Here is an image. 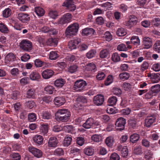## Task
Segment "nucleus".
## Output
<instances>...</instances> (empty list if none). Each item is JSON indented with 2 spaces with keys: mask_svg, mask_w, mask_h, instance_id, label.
Returning a JSON list of instances; mask_svg holds the SVG:
<instances>
[{
  "mask_svg": "<svg viewBox=\"0 0 160 160\" xmlns=\"http://www.w3.org/2000/svg\"><path fill=\"white\" fill-rule=\"evenodd\" d=\"M70 116L68 110L65 108L58 109L55 114L56 119L58 121L67 122Z\"/></svg>",
  "mask_w": 160,
  "mask_h": 160,
  "instance_id": "1",
  "label": "nucleus"
},
{
  "mask_svg": "<svg viewBox=\"0 0 160 160\" xmlns=\"http://www.w3.org/2000/svg\"><path fill=\"white\" fill-rule=\"evenodd\" d=\"M78 28L79 25L77 23L69 25L66 30V35L68 37L76 35L78 31Z\"/></svg>",
  "mask_w": 160,
  "mask_h": 160,
  "instance_id": "2",
  "label": "nucleus"
},
{
  "mask_svg": "<svg viewBox=\"0 0 160 160\" xmlns=\"http://www.w3.org/2000/svg\"><path fill=\"white\" fill-rule=\"evenodd\" d=\"M19 46L24 51L30 52L32 48V44L29 40L23 39L20 42Z\"/></svg>",
  "mask_w": 160,
  "mask_h": 160,
  "instance_id": "3",
  "label": "nucleus"
},
{
  "mask_svg": "<svg viewBox=\"0 0 160 160\" xmlns=\"http://www.w3.org/2000/svg\"><path fill=\"white\" fill-rule=\"evenodd\" d=\"M87 84L86 82L83 80H77L75 83L74 89L77 92H82L85 89Z\"/></svg>",
  "mask_w": 160,
  "mask_h": 160,
  "instance_id": "4",
  "label": "nucleus"
},
{
  "mask_svg": "<svg viewBox=\"0 0 160 160\" xmlns=\"http://www.w3.org/2000/svg\"><path fill=\"white\" fill-rule=\"evenodd\" d=\"M72 16L71 14L67 13L64 15L58 21V23L61 25L67 24L71 21Z\"/></svg>",
  "mask_w": 160,
  "mask_h": 160,
  "instance_id": "5",
  "label": "nucleus"
},
{
  "mask_svg": "<svg viewBox=\"0 0 160 160\" xmlns=\"http://www.w3.org/2000/svg\"><path fill=\"white\" fill-rule=\"evenodd\" d=\"M126 120L123 118L118 119L115 123V128L117 130H122L124 129Z\"/></svg>",
  "mask_w": 160,
  "mask_h": 160,
  "instance_id": "6",
  "label": "nucleus"
},
{
  "mask_svg": "<svg viewBox=\"0 0 160 160\" xmlns=\"http://www.w3.org/2000/svg\"><path fill=\"white\" fill-rule=\"evenodd\" d=\"M29 151L33 154L35 157L39 158L41 157L42 155L41 150L32 146L28 148Z\"/></svg>",
  "mask_w": 160,
  "mask_h": 160,
  "instance_id": "7",
  "label": "nucleus"
},
{
  "mask_svg": "<svg viewBox=\"0 0 160 160\" xmlns=\"http://www.w3.org/2000/svg\"><path fill=\"white\" fill-rule=\"evenodd\" d=\"M80 41L78 38H75L70 41L68 44L69 48L71 50L76 49L77 46L80 43Z\"/></svg>",
  "mask_w": 160,
  "mask_h": 160,
  "instance_id": "8",
  "label": "nucleus"
},
{
  "mask_svg": "<svg viewBox=\"0 0 160 160\" xmlns=\"http://www.w3.org/2000/svg\"><path fill=\"white\" fill-rule=\"evenodd\" d=\"M104 101V97L101 94L97 95L93 98L94 103L97 106L101 105L103 104Z\"/></svg>",
  "mask_w": 160,
  "mask_h": 160,
  "instance_id": "9",
  "label": "nucleus"
},
{
  "mask_svg": "<svg viewBox=\"0 0 160 160\" xmlns=\"http://www.w3.org/2000/svg\"><path fill=\"white\" fill-rule=\"evenodd\" d=\"M142 42L144 48L146 49L149 48L152 45V39L148 37H145L143 38Z\"/></svg>",
  "mask_w": 160,
  "mask_h": 160,
  "instance_id": "10",
  "label": "nucleus"
},
{
  "mask_svg": "<svg viewBox=\"0 0 160 160\" xmlns=\"http://www.w3.org/2000/svg\"><path fill=\"white\" fill-rule=\"evenodd\" d=\"M29 78L30 80L34 81H38L41 78V75L40 73L36 71L32 72L29 75Z\"/></svg>",
  "mask_w": 160,
  "mask_h": 160,
  "instance_id": "11",
  "label": "nucleus"
},
{
  "mask_svg": "<svg viewBox=\"0 0 160 160\" xmlns=\"http://www.w3.org/2000/svg\"><path fill=\"white\" fill-rule=\"evenodd\" d=\"M15 57L12 53H9L6 56L5 59V62L7 64H10L15 61Z\"/></svg>",
  "mask_w": 160,
  "mask_h": 160,
  "instance_id": "12",
  "label": "nucleus"
},
{
  "mask_svg": "<svg viewBox=\"0 0 160 160\" xmlns=\"http://www.w3.org/2000/svg\"><path fill=\"white\" fill-rule=\"evenodd\" d=\"M54 74V72L50 69L44 70L42 73V76L43 78L48 79L51 78Z\"/></svg>",
  "mask_w": 160,
  "mask_h": 160,
  "instance_id": "13",
  "label": "nucleus"
},
{
  "mask_svg": "<svg viewBox=\"0 0 160 160\" xmlns=\"http://www.w3.org/2000/svg\"><path fill=\"white\" fill-rule=\"evenodd\" d=\"M58 143V141L56 137H51L48 140V146L50 147L55 148L57 147Z\"/></svg>",
  "mask_w": 160,
  "mask_h": 160,
  "instance_id": "14",
  "label": "nucleus"
},
{
  "mask_svg": "<svg viewBox=\"0 0 160 160\" xmlns=\"http://www.w3.org/2000/svg\"><path fill=\"white\" fill-rule=\"evenodd\" d=\"M32 139L33 142L36 144L40 145L43 143V138L40 135H35L32 137Z\"/></svg>",
  "mask_w": 160,
  "mask_h": 160,
  "instance_id": "15",
  "label": "nucleus"
},
{
  "mask_svg": "<svg viewBox=\"0 0 160 160\" xmlns=\"http://www.w3.org/2000/svg\"><path fill=\"white\" fill-rule=\"evenodd\" d=\"M18 19L22 22L29 20L30 18L29 15L22 12L20 13L18 15Z\"/></svg>",
  "mask_w": 160,
  "mask_h": 160,
  "instance_id": "16",
  "label": "nucleus"
},
{
  "mask_svg": "<svg viewBox=\"0 0 160 160\" xmlns=\"http://www.w3.org/2000/svg\"><path fill=\"white\" fill-rule=\"evenodd\" d=\"M54 102L55 105L59 107L63 105L65 102L66 101L63 97H58L55 98Z\"/></svg>",
  "mask_w": 160,
  "mask_h": 160,
  "instance_id": "17",
  "label": "nucleus"
},
{
  "mask_svg": "<svg viewBox=\"0 0 160 160\" xmlns=\"http://www.w3.org/2000/svg\"><path fill=\"white\" fill-rule=\"evenodd\" d=\"M155 118L154 116H151L148 117L145 119V125L148 127L151 126V125L155 122Z\"/></svg>",
  "mask_w": 160,
  "mask_h": 160,
  "instance_id": "18",
  "label": "nucleus"
},
{
  "mask_svg": "<svg viewBox=\"0 0 160 160\" xmlns=\"http://www.w3.org/2000/svg\"><path fill=\"white\" fill-rule=\"evenodd\" d=\"M66 83L65 80L62 78L58 79L56 80L54 82L55 87L60 88H62Z\"/></svg>",
  "mask_w": 160,
  "mask_h": 160,
  "instance_id": "19",
  "label": "nucleus"
},
{
  "mask_svg": "<svg viewBox=\"0 0 160 160\" xmlns=\"http://www.w3.org/2000/svg\"><path fill=\"white\" fill-rule=\"evenodd\" d=\"M94 122V119L92 118H89L83 124V127L86 129L90 128L92 126H93Z\"/></svg>",
  "mask_w": 160,
  "mask_h": 160,
  "instance_id": "20",
  "label": "nucleus"
},
{
  "mask_svg": "<svg viewBox=\"0 0 160 160\" xmlns=\"http://www.w3.org/2000/svg\"><path fill=\"white\" fill-rule=\"evenodd\" d=\"M58 41L56 38H50L46 41V44L50 46L55 47L57 45Z\"/></svg>",
  "mask_w": 160,
  "mask_h": 160,
  "instance_id": "21",
  "label": "nucleus"
},
{
  "mask_svg": "<svg viewBox=\"0 0 160 160\" xmlns=\"http://www.w3.org/2000/svg\"><path fill=\"white\" fill-rule=\"evenodd\" d=\"M127 33V30L123 28H119L117 31V35L120 37L124 36Z\"/></svg>",
  "mask_w": 160,
  "mask_h": 160,
  "instance_id": "22",
  "label": "nucleus"
},
{
  "mask_svg": "<svg viewBox=\"0 0 160 160\" xmlns=\"http://www.w3.org/2000/svg\"><path fill=\"white\" fill-rule=\"evenodd\" d=\"M84 153L87 155L91 156L94 154V150L92 148L88 147L84 149Z\"/></svg>",
  "mask_w": 160,
  "mask_h": 160,
  "instance_id": "23",
  "label": "nucleus"
},
{
  "mask_svg": "<svg viewBox=\"0 0 160 160\" xmlns=\"http://www.w3.org/2000/svg\"><path fill=\"white\" fill-rule=\"evenodd\" d=\"M118 148L119 150L121 151V154L123 157H125L128 155V151L126 146H119Z\"/></svg>",
  "mask_w": 160,
  "mask_h": 160,
  "instance_id": "24",
  "label": "nucleus"
},
{
  "mask_svg": "<svg viewBox=\"0 0 160 160\" xmlns=\"http://www.w3.org/2000/svg\"><path fill=\"white\" fill-rule=\"evenodd\" d=\"M130 40L131 42L134 45L138 46L140 44V41L138 36H132L130 39Z\"/></svg>",
  "mask_w": 160,
  "mask_h": 160,
  "instance_id": "25",
  "label": "nucleus"
},
{
  "mask_svg": "<svg viewBox=\"0 0 160 160\" xmlns=\"http://www.w3.org/2000/svg\"><path fill=\"white\" fill-rule=\"evenodd\" d=\"M130 75L129 73L127 72H122L120 73L119 75V78L122 81L128 80L130 77Z\"/></svg>",
  "mask_w": 160,
  "mask_h": 160,
  "instance_id": "26",
  "label": "nucleus"
},
{
  "mask_svg": "<svg viewBox=\"0 0 160 160\" xmlns=\"http://www.w3.org/2000/svg\"><path fill=\"white\" fill-rule=\"evenodd\" d=\"M94 32V30L91 28H87L83 29L82 30V34L86 36L93 34Z\"/></svg>",
  "mask_w": 160,
  "mask_h": 160,
  "instance_id": "27",
  "label": "nucleus"
},
{
  "mask_svg": "<svg viewBox=\"0 0 160 160\" xmlns=\"http://www.w3.org/2000/svg\"><path fill=\"white\" fill-rule=\"evenodd\" d=\"M35 12L37 15L39 17L43 16L45 13L44 10L41 8L37 7L35 8Z\"/></svg>",
  "mask_w": 160,
  "mask_h": 160,
  "instance_id": "28",
  "label": "nucleus"
},
{
  "mask_svg": "<svg viewBox=\"0 0 160 160\" xmlns=\"http://www.w3.org/2000/svg\"><path fill=\"white\" fill-rule=\"evenodd\" d=\"M150 77L152 80L155 82H158L160 80V75L159 73H152Z\"/></svg>",
  "mask_w": 160,
  "mask_h": 160,
  "instance_id": "29",
  "label": "nucleus"
},
{
  "mask_svg": "<svg viewBox=\"0 0 160 160\" xmlns=\"http://www.w3.org/2000/svg\"><path fill=\"white\" fill-rule=\"evenodd\" d=\"M49 16L51 18L55 19L58 16V12L55 10H50L48 13Z\"/></svg>",
  "mask_w": 160,
  "mask_h": 160,
  "instance_id": "30",
  "label": "nucleus"
},
{
  "mask_svg": "<svg viewBox=\"0 0 160 160\" xmlns=\"http://www.w3.org/2000/svg\"><path fill=\"white\" fill-rule=\"evenodd\" d=\"M114 141L113 137L112 136H109L106 139L105 143L108 146L111 147L113 144Z\"/></svg>",
  "mask_w": 160,
  "mask_h": 160,
  "instance_id": "31",
  "label": "nucleus"
},
{
  "mask_svg": "<svg viewBox=\"0 0 160 160\" xmlns=\"http://www.w3.org/2000/svg\"><path fill=\"white\" fill-rule=\"evenodd\" d=\"M48 132V125L42 124L40 128V132L43 135H46Z\"/></svg>",
  "mask_w": 160,
  "mask_h": 160,
  "instance_id": "32",
  "label": "nucleus"
},
{
  "mask_svg": "<svg viewBox=\"0 0 160 160\" xmlns=\"http://www.w3.org/2000/svg\"><path fill=\"white\" fill-rule=\"evenodd\" d=\"M54 89V88L53 86L51 85H48L44 88V89L47 93L51 94L53 93Z\"/></svg>",
  "mask_w": 160,
  "mask_h": 160,
  "instance_id": "33",
  "label": "nucleus"
},
{
  "mask_svg": "<svg viewBox=\"0 0 160 160\" xmlns=\"http://www.w3.org/2000/svg\"><path fill=\"white\" fill-rule=\"evenodd\" d=\"M139 138V136L136 133H134L131 135L130 138V141L134 143L138 141Z\"/></svg>",
  "mask_w": 160,
  "mask_h": 160,
  "instance_id": "34",
  "label": "nucleus"
},
{
  "mask_svg": "<svg viewBox=\"0 0 160 160\" xmlns=\"http://www.w3.org/2000/svg\"><path fill=\"white\" fill-rule=\"evenodd\" d=\"M26 94L28 98H34L35 95V90L33 88L29 89L27 91Z\"/></svg>",
  "mask_w": 160,
  "mask_h": 160,
  "instance_id": "35",
  "label": "nucleus"
},
{
  "mask_svg": "<svg viewBox=\"0 0 160 160\" xmlns=\"http://www.w3.org/2000/svg\"><path fill=\"white\" fill-rule=\"evenodd\" d=\"M138 22V21L135 20L132 21L129 20L128 21L125 22L124 25L128 27L129 28H131L133 27L134 25H136Z\"/></svg>",
  "mask_w": 160,
  "mask_h": 160,
  "instance_id": "36",
  "label": "nucleus"
},
{
  "mask_svg": "<svg viewBox=\"0 0 160 160\" xmlns=\"http://www.w3.org/2000/svg\"><path fill=\"white\" fill-rule=\"evenodd\" d=\"M58 57L59 55L57 54V52L56 51H52L49 53V58L51 60H55Z\"/></svg>",
  "mask_w": 160,
  "mask_h": 160,
  "instance_id": "37",
  "label": "nucleus"
},
{
  "mask_svg": "<svg viewBox=\"0 0 160 160\" xmlns=\"http://www.w3.org/2000/svg\"><path fill=\"white\" fill-rule=\"evenodd\" d=\"M0 31L2 33H8V30L6 25L4 23H0Z\"/></svg>",
  "mask_w": 160,
  "mask_h": 160,
  "instance_id": "38",
  "label": "nucleus"
},
{
  "mask_svg": "<svg viewBox=\"0 0 160 160\" xmlns=\"http://www.w3.org/2000/svg\"><path fill=\"white\" fill-rule=\"evenodd\" d=\"M117 100V98L116 97L112 96L108 98V102L110 105L112 106L116 104Z\"/></svg>",
  "mask_w": 160,
  "mask_h": 160,
  "instance_id": "39",
  "label": "nucleus"
},
{
  "mask_svg": "<svg viewBox=\"0 0 160 160\" xmlns=\"http://www.w3.org/2000/svg\"><path fill=\"white\" fill-rule=\"evenodd\" d=\"M152 24L154 27H158L160 26V19L155 18L151 20Z\"/></svg>",
  "mask_w": 160,
  "mask_h": 160,
  "instance_id": "40",
  "label": "nucleus"
},
{
  "mask_svg": "<svg viewBox=\"0 0 160 160\" xmlns=\"http://www.w3.org/2000/svg\"><path fill=\"white\" fill-rule=\"evenodd\" d=\"M96 53V52L95 50H91L86 53V57L89 59L95 56Z\"/></svg>",
  "mask_w": 160,
  "mask_h": 160,
  "instance_id": "41",
  "label": "nucleus"
},
{
  "mask_svg": "<svg viewBox=\"0 0 160 160\" xmlns=\"http://www.w3.org/2000/svg\"><path fill=\"white\" fill-rule=\"evenodd\" d=\"M42 118L45 119H49L52 118V115L48 112L43 111L42 115Z\"/></svg>",
  "mask_w": 160,
  "mask_h": 160,
  "instance_id": "42",
  "label": "nucleus"
},
{
  "mask_svg": "<svg viewBox=\"0 0 160 160\" xmlns=\"http://www.w3.org/2000/svg\"><path fill=\"white\" fill-rule=\"evenodd\" d=\"M86 69L88 71L94 70L96 69V66L95 64L93 62H91L87 65Z\"/></svg>",
  "mask_w": 160,
  "mask_h": 160,
  "instance_id": "43",
  "label": "nucleus"
},
{
  "mask_svg": "<svg viewBox=\"0 0 160 160\" xmlns=\"http://www.w3.org/2000/svg\"><path fill=\"white\" fill-rule=\"evenodd\" d=\"M11 14V9L8 8H7L2 12L3 16L5 18H7L9 17Z\"/></svg>",
  "mask_w": 160,
  "mask_h": 160,
  "instance_id": "44",
  "label": "nucleus"
},
{
  "mask_svg": "<svg viewBox=\"0 0 160 160\" xmlns=\"http://www.w3.org/2000/svg\"><path fill=\"white\" fill-rule=\"evenodd\" d=\"M10 73L14 77H17L19 74V70L17 68H13L10 71Z\"/></svg>",
  "mask_w": 160,
  "mask_h": 160,
  "instance_id": "45",
  "label": "nucleus"
},
{
  "mask_svg": "<svg viewBox=\"0 0 160 160\" xmlns=\"http://www.w3.org/2000/svg\"><path fill=\"white\" fill-rule=\"evenodd\" d=\"M64 129L68 132L74 133L75 128L72 125H67L64 127Z\"/></svg>",
  "mask_w": 160,
  "mask_h": 160,
  "instance_id": "46",
  "label": "nucleus"
},
{
  "mask_svg": "<svg viewBox=\"0 0 160 160\" xmlns=\"http://www.w3.org/2000/svg\"><path fill=\"white\" fill-rule=\"evenodd\" d=\"M152 92L157 93L160 91V85L156 84L152 86L151 88Z\"/></svg>",
  "mask_w": 160,
  "mask_h": 160,
  "instance_id": "47",
  "label": "nucleus"
},
{
  "mask_svg": "<svg viewBox=\"0 0 160 160\" xmlns=\"http://www.w3.org/2000/svg\"><path fill=\"white\" fill-rule=\"evenodd\" d=\"M153 49L154 51L158 52H160V41H157L154 44L153 46Z\"/></svg>",
  "mask_w": 160,
  "mask_h": 160,
  "instance_id": "48",
  "label": "nucleus"
},
{
  "mask_svg": "<svg viewBox=\"0 0 160 160\" xmlns=\"http://www.w3.org/2000/svg\"><path fill=\"white\" fill-rule=\"evenodd\" d=\"M28 118L29 121L31 122H33L36 119L37 116L35 113L31 112L28 114Z\"/></svg>",
  "mask_w": 160,
  "mask_h": 160,
  "instance_id": "49",
  "label": "nucleus"
},
{
  "mask_svg": "<svg viewBox=\"0 0 160 160\" xmlns=\"http://www.w3.org/2000/svg\"><path fill=\"white\" fill-rule=\"evenodd\" d=\"M72 140L70 137L68 136L65 138L63 142V146L65 147L68 146L70 144Z\"/></svg>",
  "mask_w": 160,
  "mask_h": 160,
  "instance_id": "50",
  "label": "nucleus"
},
{
  "mask_svg": "<svg viewBox=\"0 0 160 160\" xmlns=\"http://www.w3.org/2000/svg\"><path fill=\"white\" fill-rule=\"evenodd\" d=\"M34 62L35 66L37 68L42 67L44 65V62L41 61L38 59L35 60L34 61Z\"/></svg>",
  "mask_w": 160,
  "mask_h": 160,
  "instance_id": "51",
  "label": "nucleus"
},
{
  "mask_svg": "<svg viewBox=\"0 0 160 160\" xmlns=\"http://www.w3.org/2000/svg\"><path fill=\"white\" fill-rule=\"evenodd\" d=\"M92 140L95 142H100L102 141V138L101 135L94 134L91 137Z\"/></svg>",
  "mask_w": 160,
  "mask_h": 160,
  "instance_id": "52",
  "label": "nucleus"
},
{
  "mask_svg": "<svg viewBox=\"0 0 160 160\" xmlns=\"http://www.w3.org/2000/svg\"><path fill=\"white\" fill-rule=\"evenodd\" d=\"M113 80V77L112 75H109L105 81V84L106 86H108L112 83Z\"/></svg>",
  "mask_w": 160,
  "mask_h": 160,
  "instance_id": "53",
  "label": "nucleus"
},
{
  "mask_svg": "<svg viewBox=\"0 0 160 160\" xmlns=\"http://www.w3.org/2000/svg\"><path fill=\"white\" fill-rule=\"evenodd\" d=\"M37 38L41 47H43L46 45V41L45 40L44 37L39 36L37 37Z\"/></svg>",
  "mask_w": 160,
  "mask_h": 160,
  "instance_id": "54",
  "label": "nucleus"
},
{
  "mask_svg": "<svg viewBox=\"0 0 160 160\" xmlns=\"http://www.w3.org/2000/svg\"><path fill=\"white\" fill-rule=\"evenodd\" d=\"M149 67V63L146 61H144L141 64L140 67L141 70L143 72L148 69Z\"/></svg>",
  "mask_w": 160,
  "mask_h": 160,
  "instance_id": "55",
  "label": "nucleus"
},
{
  "mask_svg": "<svg viewBox=\"0 0 160 160\" xmlns=\"http://www.w3.org/2000/svg\"><path fill=\"white\" fill-rule=\"evenodd\" d=\"M152 157V154L149 150H147L145 152V158L146 160H149Z\"/></svg>",
  "mask_w": 160,
  "mask_h": 160,
  "instance_id": "56",
  "label": "nucleus"
},
{
  "mask_svg": "<svg viewBox=\"0 0 160 160\" xmlns=\"http://www.w3.org/2000/svg\"><path fill=\"white\" fill-rule=\"evenodd\" d=\"M105 75L104 73L102 72H99L96 75L97 79L98 80H101L103 79L105 77Z\"/></svg>",
  "mask_w": 160,
  "mask_h": 160,
  "instance_id": "57",
  "label": "nucleus"
},
{
  "mask_svg": "<svg viewBox=\"0 0 160 160\" xmlns=\"http://www.w3.org/2000/svg\"><path fill=\"white\" fill-rule=\"evenodd\" d=\"M133 152L136 155H140L142 154V152L141 146H136L135 148L133 150Z\"/></svg>",
  "mask_w": 160,
  "mask_h": 160,
  "instance_id": "58",
  "label": "nucleus"
},
{
  "mask_svg": "<svg viewBox=\"0 0 160 160\" xmlns=\"http://www.w3.org/2000/svg\"><path fill=\"white\" fill-rule=\"evenodd\" d=\"M104 37L106 41L109 42L112 40V36L109 32L107 31L104 34Z\"/></svg>",
  "mask_w": 160,
  "mask_h": 160,
  "instance_id": "59",
  "label": "nucleus"
},
{
  "mask_svg": "<svg viewBox=\"0 0 160 160\" xmlns=\"http://www.w3.org/2000/svg\"><path fill=\"white\" fill-rule=\"evenodd\" d=\"M63 153V151L61 148H58L54 152V154L57 156L62 155Z\"/></svg>",
  "mask_w": 160,
  "mask_h": 160,
  "instance_id": "60",
  "label": "nucleus"
},
{
  "mask_svg": "<svg viewBox=\"0 0 160 160\" xmlns=\"http://www.w3.org/2000/svg\"><path fill=\"white\" fill-rule=\"evenodd\" d=\"M29 80L28 77H24L20 80V82L22 85L24 86L28 83Z\"/></svg>",
  "mask_w": 160,
  "mask_h": 160,
  "instance_id": "61",
  "label": "nucleus"
},
{
  "mask_svg": "<svg viewBox=\"0 0 160 160\" xmlns=\"http://www.w3.org/2000/svg\"><path fill=\"white\" fill-rule=\"evenodd\" d=\"M112 60L115 62H118L120 60V56L117 53H114L112 54Z\"/></svg>",
  "mask_w": 160,
  "mask_h": 160,
  "instance_id": "62",
  "label": "nucleus"
},
{
  "mask_svg": "<svg viewBox=\"0 0 160 160\" xmlns=\"http://www.w3.org/2000/svg\"><path fill=\"white\" fill-rule=\"evenodd\" d=\"M152 68L155 72H158L160 71V63H157L153 64Z\"/></svg>",
  "mask_w": 160,
  "mask_h": 160,
  "instance_id": "63",
  "label": "nucleus"
},
{
  "mask_svg": "<svg viewBox=\"0 0 160 160\" xmlns=\"http://www.w3.org/2000/svg\"><path fill=\"white\" fill-rule=\"evenodd\" d=\"M110 160H120L119 156L117 153H113L111 155Z\"/></svg>",
  "mask_w": 160,
  "mask_h": 160,
  "instance_id": "64",
  "label": "nucleus"
}]
</instances>
